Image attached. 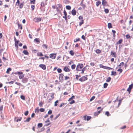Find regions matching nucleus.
Listing matches in <instances>:
<instances>
[{
	"label": "nucleus",
	"instance_id": "4d7b16f0",
	"mask_svg": "<svg viewBox=\"0 0 133 133\" xmlns=\"http://www.w3.org/2000/svg\"><path fill=\"white\" fill-rule=\"evenodd\" d=\"M105 114L107 115V116H109L110 115L109 112L108 111H106L105 112Z\"/></svg>",
	"mask_w": 133,
	"mask_h": 133
},
{
	"label": "nucleus",
	"instance_id": "ddd939ff",
	"mask_svg": "<svg viewBox=\"0 0 133 133\" xmlns=\"http://www.w3.org/2000/svg\"><path fill=\"white\" fill-rule=\"evenodd\" d=\"M71 14L73 16H75L76 14V11L75 9H73L71 11Z\"/></svg>",
	"mask_w": 133,
	"mask_h": 133
},
{
	"label": "nucleus",
	"instance_id": "bb28decb",
	"mask_svg": "<svg viewBox=\"0 0 133 133\" xmlns=\"http://www.w3.org/2000/svg\"><path fill=\"white\" fill-rule=\"evenodd\" d=\"M124 64V63L123 62H122L120 63V64H119V65H118L119 66V67L121 68V66H123Z\"/></svg>",
	"mask_w": 133,
	"mask_h": 133
},
{
	"label": "nucleus",
	"instance_id": "473e14b6",
	"mask_svg": "<svg viewBox=\"0 0 133 133\" xmlns=\"http://www.w3.org/2000/svg\"><path fill=\"white\" fill-rule=\"evenodd\" d=\"M30 119H31V118L30 117H28L26 119V120H25L24 121V122H29L30 121Z\"/></svg>",
	"mask_w": 133,
	"mask_h": 133
},
{
	"label": "nucleus",
	"instance_id": "09e8293b",
	"mask_svg": "<svg viewBox=\"0 0 133 133\" xmlns=\"http://www.w3.org/2000/svg\"><path fill=\"white\" fill-rule=\"evenodd\" d=\"M104 11L107 14L109 13V10L108 9H105Z\"/></svg>",
	"mask_w": 133,
	"mask_h": 133
},
{
	"label": "nucleus",
	"instance_id": "dca6fc26",
	"mask_svg": "<svg viewBox=\"0 0 133 133\" xmlns=\"http://www.w3.org/2000/svg\"><path fill=\"white\" fill-rule=\"evenodd\" d=\"M34 41L39 44L40 43L39 39L38 38H36L34 40Z\"/></svg>",
	"mask_w": 133,
	"mask_h": 133
},
{
	"label": "nucleus",
	"instance_id": "7c9ffc66",
	"mask_svg": "<svg viewBox=\"0 0 133 133\" xmlns=\"http://www.w3.org/2000/svg\"><path fill=\"white\" fill-rule=\"evenodd\" d=\"M78 18H79V20H80V21H82V20H84L83 19V17L82 16H79V17Z\"/></svg>",
	"mask_w": 133,
	"mask_h": 133
},
{
	"label": "nucleus",
	"instance_id": "6e6d98bb",
	"mask_svg": "<svg viewBox=\"0 0 133 133\" xmlns=\"http://www.w3.org/2000/svg\"><path fill=\"white\" fill-rule=\"evenodd\" d=\"M117 71L120 72V73H119V74H120L122 72L123 70L122 69L119 68L117 70Z\"/></svg>",
	"mask_w": 133,
	"mask_h": 133
},
{
	"label": "nucleus",
	"instance_id": "f8f14e48",
	"mask_svg": "<svg viewBox=\"0 0 133 133\" xmlns=\"http://www.w3.org/2000/svg\"><path fill=\"white\" fill-rule=\"evenodd\" d=\"M39 66L44 70H45L46 69V66L44 64H40L39 65Z\"/></svg>",
	"mask_w": 133,
	"mask_h": 133
},
{
	"label": "nucleus",
	"instance_id": "9d476101",
	"mask_svg": "<svg viewBox=\"0 0 133 133\" xmlns=\"http://www.w3.org/2000/svg\"><path fill=\"white\" fill-rule=\"evenodd\" d=\"M63 70L65 72H68L70 71V70L67 66H65L63 69Z\"/></svg>",
	"mask_w": 133,
	"mask_h": 133
},
{
	"label": "nucleus",
	"instance_id": "c9c22d12",
	"mask_svg": "<svg viewBox=\"0 0 133 133\" xmlns=\"http://www.w3.org/2000/svg\"><path fill=\"white\" fill-rule=\"evenodd\" d=\"M108 84L107 83H105L103 85V88H106L108 86Z\"/></svg>",
	"mask_w": 133,
	"mask_h": 133
},
{
	"label": "nucleus",
	"instance_id": "6e6552de",
	"mask_svg": "<svg viewBox=\"0 0 133 133\" xmlns=\"http://www.w3.org/2000/svg\"><path fill=\"white\" fill-rule=\"evenodd\" d=\"M110 54L112 56L115 58H116L117 57V55L116 54V53L114 51H111V52Z\"/></svg>",
	"mask_w": 133,
	"mask_h": 133
},
{
	"label": "nucleus",
	"instance_id": "a19ab883",
	"mask_svg": "<svg viewBox=\"0 0 133 133\" xmlns=\"http://www.w3.org/2000/svg\"><path fill=\"white\" fill-rule=\"evenodd\" d=\"M23 4L22 3H21L19 5V8L21 9L23 8Z\"/></svg>",
	"mask_w": 133,
	"mask_h": 133
},
{
	"label": "nucleus",
	"instance_id": "393cba45",
	"mask_svg": "<svg viewBox=\"0 0 133 133\" xmlns=\"http://www.w3.org/2000/svg\"><path fill=\"white\" fill-rule=\"evenodd\" d=\"M11 69L10 68H9L7 69V70L6 71V73L8 74H9V73L10 71H11Z\"/></svg>",
	"mask_w": 133,
	"mask_h": 133
},
{
	"label": "nucleus",
	"instance_id": "2f4dec72",
	"mask_svg": "<svg viewBox=\"0 0 133 133\" xmlns=\"http://www.w3.org/2000/svg\"><path fill=\"white\" fill-rule=\"evenodd\" d=\"M43 103L42 101H41L39 102V105L40 107H42L43 106Z\"/></svg>",
	"mask_w": 133,
	"mask_h": 133
},
{
	"label": "nucleus",
	"instance_id": "0eeeda50",
	"mask_svg": "<svg viewBox=\"0 0 133 133\" xmlns=\"http://www.w3.org/2000/svg\"><path fill=\"white\" fill-rule=\"evenodd\" d=\"M41 18L38 17H35L34 18V21L36 22L41 21Z\"/></svg>",
	"mask_w": 133,
	"mask_h": 133
},
{
	"label": "nucleus",
	"instance_id": "6ab92c4d",
	"mask_svg": "<svg viewBox=\"0 0 133 133\" xmlns=\"http://www.w3.org/2000/svg\"><path fill=\"white\" fill-rule=\"evenodd\" d=\"M117 75L116 72V71H112L111 75L112 76H115Z\"/></svg>",
	"mask_w": 133,
	"mask_h": 133
},
{
	"label": "nucleus",
	"instance_id": "5701e85b",
	"mask_svg": "<svg viewBox=\"0 0 133 133\" xmlns=\"http://www.w3.org/2000/svg\"><path fill=\"white\" fill-rule=\"evenodd\" d=\"M37 55L38 56H42L43 55L42 53L41 52L37 53Z\"/></svg>",
	"mask_w": 133,
	"mask_h": 133
},
{
	"label": "nucleus",
	"instance_id": "58836bf2",
	"mask_svg": "<svg viewBox=\"0 0 133 133\" xmlns=\"http://www.w3.org/2000/svg\"><path fill=\"white\" fill-rule=\"evenodd\" d=\"M76 68V65L75 64H73L71 66V68L72 69H74Z\"/></svg>",
	"mask_w": 133,
	"mask_h": 133
},
{
	"label": "nucleus",
	"instance_id": "052dcab7",
	"mask_svg": "<svg viewBox=\"0 0 133 133\" xmlns=\"http://www.w3.org/2000/svg\"><path fill=\"white\" fill-rule=\"evenodd\" d=\"M70 79V77H68V76H66L65 77L64 80H66L68 79Z\"/></svg>",
	"mask_w": 133,
	"mask_h": 133
},
{
	"label": "nucleus",
	"instance_id": "20e7f679",
	"mask_svg": "<svg viewBox=\"0 0 133 133\" xmlns=\"http://www.w3.org/2000/svg\"><path fill=\"white\" fill-rule=\"evenodd\" d=\"M56 54L52 53L49 55L50 57L52 59H54L56 58Z\"/></svg>",
	"mask_w": 133,
	"mask_h": 133
},
{
	"label": "nucleus",
	"instance_id": "b1692460",
	"mask_svg": "<svg viewBox=\"0 0 133 133\" xmlns=\"http://www.w3.org/2000/svg\"><path fill=\"white\" fill-rule=\"evenodd\" d=\"M96 52L97 54H99L101 52V51L100 50L97 49L95 51Z\"/></svg>",
	"mask_w": 133,
	"mask_h": 133
},
{
	"label": "nucleus",
	"instance_id": "bf43d9fd",
	"mask_svg": "<svg viewBox=\"0 0 133 133\" xmlns=\"http://www.w3.org/2000/svg\"><path fill=\"white\" fill-rule=\"evenodd\" d=\"M112 33L113 34V35H114V36H115V34L116 33V31L115 30H112Z\"/></svg>",
	"mask_w": 133,
	"mask_h": 133
},
{
	"label": "nucleus",
	"instance_id": "c756f323",
	"mask_svg": "<svg viewBox=\"0 0 133 133\" xmlns=\"http://www.w3.org/2000/svg\"><path fill=\"white\" fill-rule=\"evenodd\" d=\"M80 4L81 6H82L84 9L85 8L86 6L84 4H83V3H81Z\"/></svg>",
	"mask_w": 133,
	"mask_h": 133
},
{
	"label": "nucleus",
	"instance_id": "774afa93",
	"mask_svg": "<svg viewBox=\"0 0 133 133\" xmlns=\"http://www.w3.org/2000/svg\"><path fill=\"white\" fill-rule=\"evenodd\" d=\"M84 40H85V38L84 35H83L81 37Z\"/></svg>",
	"mask_w": 133,
	"mask_h": 133
},
{
	"label": "nucleus",
	"instance_id": "aec40b11",
	"mask_svg": "<svg viewBox=\"0 0 133 133\" xmlns=\"http://www.w3.org/2000/svg\"><path fill=\"white\" fill-rule=\"evenodd\" d=\"M64 77V75L63 74H61L59 75V78H61L62 80H63V78Z\"/></svg>",
	"mask_w": 133,
	"mask_h": 133
},
{
	"label": "nucleus",
	"instance_id": "a878e982",
	"mask_svg": "<svg viewBox=\"0 0 133 133\" xmlns=\"http://www.w3.org/2000/svg\"><path fill=\"white\" fill-rule=\"evenodd\" d=\"M69 54L71 56H73L74 55V52L72 50H71L70 51Z\"/></svg>",
	"mask_w": 133,
	"mask_h": 133
},
{
	"label": "nucleus",
	"instance_id": "69168bd1",
	"mask_svg": "<svg viewBox=\"0 0 133 133\" xmlns=\"http://www.w3.org/2000/svg\"><path fill=\"white\" fill-rule=\"evenodd\" d=\"M54 93H52L51 94V95L50 96V97L52 98V99H53L54 98Z\"/></svg>",
	"mask_w": 133,
	"mask_h": 133
},
{
	"label": "nucleus",
	"instance_id": "de8ad7c7",
	"mask_svg": "<svg viewBox=\"0 0 133 133\" xmlns=\"http://www.w3.org/2000/svg\"><path fill=\"white\" fill-rule=\"evenodd\" d=\"M21 99L23 100H25V97L24 96L22 95L21 96Z\"/></svg>",
	"mask_w": 133,
	"mask_h": 133
},
{
	"label": "nucleus",
	"instance_id": "49530a36",
	"mask_svg": "<svg viewBox=\"0 0 133 133\" xmlns=\"http://www.w3.org/2000/svg\"><path fill=\"white\" fill-rule=\"evenodd\" d=\"M105 69H108V70H110V69H112V68L110 67L105 66Z\"/></svg>",
	"mask_w": 133,
	"mask_h": 133
},
{
	"label": "nucleus",
	"instance_id": "c03bdc74",
	"mask_svg": "<svg viewBox=\"0 0 133 133\" xmlns=\"http://www.w3.org/2000/svg\"><path fill=\"white\" fill-rule=\"evenodd\" d=\"M57 71L58 73H60L62 72V70L60 68H58L57 69Z\"/></svg>",
	"mask_w": 133,
	"mask_h": 133
},
{
	"label": "nucleus",
	"instance_id": "8fccbe9b",
	"mask_svg": "<svg viewBox=\"0 0 133 133\" xmlns=\"http://www.w3.org/2000/svg\"><path fill=\"white\" fill-rule=\"evenodd\" d=\"M17 1L16 3V5L17 6H18L19 5L20 2L19 0H17Z\"/></svg>",
	"mask_w": 133,
	"mask_h": 133
},
{
	"label": "nucleus",
	"instance_id": "e433bc0d",
	"mask_svg": "<svg viewBox=\"0 0 133 133\" xmlns=\"http://www.w3.org/2000/svg\"><path fill=\"white\" fill-rule=\"evenodd\" d=\"M80 39L79 38H77L74 39V42L78 41H80Z\"/></svg>",
	"mask_w": 133,
	"mask_h": 133
},
{
	"label": "nucleus",
	"instance_id": "3c124183",
	"mask_svg": "<svg viewBox=\"0 0 133 133\" xmlns=\"http://www.w3.org/2000/svg\"><path fill=\"white\" fill-rule=\"evenodd\" d=\"M58 100H57L55 102L54 106H56L57 105V103H58Z\"/></svg>",
	"mask_w": 133,
	"mask_h": 133
},
{
	"label": "nucleus",
	"instance_id": "5fc2aeb1",
	"mask_svg": "<svg viewBox=\"0 0 133 133\" xmlns=\"http://www.w3.org/2000/svg\"><path fill=\"white\" fill-rule=\"evenodd\" d=\"M126 37L127 39H129L131 37L129 35H126Z\"/></svg>",
	"mask_w": 133,
	"mask_h": 133
},
{
	"label": "nucleus",
	"instance_id": "680f3d73",
	"mask_svg": "<svg viewBox=\"0 0 133 133\" xmlns=\"http://www.w3.org/2000/svg\"><path fill=\"white\" fill-rule=\"evenodd\" d=\"M31 8L32 9V10H33L35 9V6L34 5H31Z\"/></svg>",
	"mask_w": 133,
	"mask_h": 133
},
{
	"label": "nucleus",
	"instance_id": "a18cd8bd",
	"mask_svg": "<svg viewBox=\"0 0 133 133\" xmlns=\"http://www.w3.org/2000/svg\"><path fill=\"white\" fill-rule=\"evenodd\" d=\"M99 66L100 68H102L105 69V66H103L102 64H100L99 65Z\"/></svg>",
	"mask_w": 133,
	"mask_h": 133
},
{
	"label": "nucleus",
	"instance_id": "f03ea898",
	"mask_svg": "<svg viewBox=\"0 0 133 133\" xmlns=\"http://www.w3.org/2000/svg\"><path fill=\"white\" fill-rule=\"evenodd\" d=\"M97 109H101L97 112H95L94 114V115L95 116H97L103 110V109H101V107H98L97 108Z\"/></svg>",
	"mask_w": 133,
	"mask_h": 133
},
{
	"label": "nucleus",
	"instance_id": "412c9836",
	"mask_svg": "<svg viewBox=\"0 0 133 133\" xmlns=\"http://www.w3.org/2000/svg\"><path fill=\"white\" fill-rule=\"evenodd\" d=\"M23 53L25 55H28L29 54V53L28 51L26 50H24L23 51Z\"/></svg>",
	"mask_w": 133,
	"mask_h": 133
},
{
	"label": "nucleus",
	"instance_id": "1a4fd4ad",
	"mask_svg": "<svg viewBox=\"0 0 133 133\" xmlns=\"http://www.w3.org/2000/svg\"><path fill=\"white\" fill-rule=\"evenodd\" d=\"M28 81V79L27 78L24 77L22 80V82L24 83H25L27 82Z\"/></svg>",
	"mask_w": 133,
	"mask_h": 133
},
{
	"label": "nucleus",
	"instance_id": "f3484780",
	"mask_svg": "<svg viewBox=\"0 0 133 133\" xmlns=\"http://www.w3.org/2000/svg\"><path fill=\"white\" fill-rule=\"evenodd\" d=\"M75 109H72L70 110V112L72 115L75 114L74 112L73 111H74Z\"/></svg>",
	"mask_w": 133,
	"mask_h": 133
},
{
	"label": "nucleus",
	"instance_id": "864d4df0",
	"mask_svg": "<svg viewBox=\"0 0 133 133\" xmlns=\"http://www.w3.org/2000/svg\"><path fill=\"white\" fill-rule=\"evenodd\" d=\"M39 110L41 112H44L45 110V109L43 108H40Z\"/></svg>",
	"mask_w": 133,
	"mask_h": 133
},
{
	"label": "nucleus",
	"instance_id": "cd10ccee",
	"mask_svg": "<svg viewBox=\"0 0 133 133\" xmlns=\"http://www.w3.org/2000/svg\"><path fill=\"white\" fill-rule=\"evenodd\" d=\"M42 125L43 124L42 123H39L38 124V127L39 128H41L42 126Z\"/></svg>",
	"mask_w": 133,
	"mask_h": 133
},
{
	"label": "nucleus",
	"instance_id": "13d9d810",
	"mask_svg": "<svg viewBox=\"0 0 133 133\" xmlns=\"http://www.w3.org/2000/svg\"><path fill=\"white\" fill-rule=\"evenodd\" d=\"M28 113H29L28 111H26V112H25V113H24V115L25 116H27L28 115Z\"/></svg>",
	"mask_w": 133,
	"mask_h": 133
},
{
	"label": "nucleus",
	"instance_id": "ea45409f",
	"mask_svg": "<svg viewBox=\"0 0 133 133\" xmlns=\"http://www.w3.org/2000/svg\"><path fill=\"white\" fill-rule=\"evenodd\" d=\"M84 23V20H82L80 22H79V25L80 26H81Z\"/></svg>",
	"mask_w": 133,
	"mask_h": 133
},
{
	"label": "nucleus",
	"instance_id": "c85d7f7f",
	"mask_svg": "<svg viewBox=\"0 0 133 133\" xmlns=\"http://www.w3.org/2000/svg\"><path fill=\"white\" fill-rule=\"evenodd\" d=\"M101 3V2L100 1H98L96 3V5L97 6H98Z\"/></svg>",
	"mask_w": 133,
	"mask_h": 133
},
{
	"label": "nucleus",
	"instance_id": "37998d69",
	"mask_svg": "<svg viewBox=\"0 0 133 133\" xmlns=\"http://www.w3.org/2000/svg\"><path fill=\"white\" fill-rule=\"evenodd\" d=\"M95 98V96H92L90 99V101L91 102L94 100Z\"/></svg>",
	"mask_w": 133,
	"mask_h": 133
},
{
	"label": "nucleus",
	"instance_id": "72a5a7b5",
	"mask_svg": "<svg viewBox=\"0 0 133 133\" xmlns=\"http://www.w3.org/2000/svg\"><path fill=\"white\" fill-rule=\"evenodd\" d=\"M111 79V78L110 77H109L106 80V81L107 82H109L110 81Z\"/></svg>",
	"mask_w": 133,
	"mask_h": 133
},
{
	"label": "nucleus",
	"instance_id": "39448f33",
	"mask_svg": "<svg viewBox=\"0 0 133 133\" xmlns=\"http://www.w3.org/2000/svg\"><path fill=\"white\" fill-rule=\"evenodd\" d=\"M133 88V84H132L129 85L128 88L127 89V91L128 92L129 94L131 91V89Z\"/></svg>",
	"mask_w": 133,
	"mask_h": 133
},
{
	"label": "nucleus",
	"instance_id": "f704fd0d",
	"mask_svg": "<svg viewBox=\"0 0 133 133\" xmlns=\"http://www.w3.org/2000/svg\"><path fill=\"white\" fill-rule=\"evenodd\" d=\"M18 27L19 28H20V29L21 30L22 29V26L21 24H20L19 23H18Z\"/></svg>",
	"mask_w": 133,
	"mask_h": 133
},
{
	"label": "nucleus",
	"instance_id": "338daca9",
	"mask_svg": "<svg viewBox=\"0 0 133 133\" xmlns=\"http://www.w3.org/2000/svg\"><path fill=\"white\" fill-rule=\"evenodd\" d=\"M24 77V76H23V75H20L19 76V78L20 79H21L22 78H23V77Z\"/></svg>",
	"mask_w": 133,
	"mask_h": 133
},
{
	"label": "nucleus",
	"instance_id": "a211bd4d",
	"mask_svg": "<svg viewBox=\"0 0 133 133\" xmlns=\"http://www.w3.org/2000/svg\"><path fill=\"white\" fill-rule=\"evenodd\" d=\"M108 27L109 29L112 28V24L110 23H108Z\"/></svg>",
	"mask_w": 133,
	"mask_h": 133
},
{
	"label": "nucleus",
	"instance_id": "e2e57ef3",
	"mask_svg": "<svg viewBox=\"0 0 133 133\" xmlns=\"http://www.w3.org/2000/svg\"><path fill=\"white\" fill-rule=\"evenodd\" d=\"M35 0H32V1H31V4H32L33 3V4H35Z\"/></svg>",
	"mask_w": 133,
	"mask_h": 133
},
{
	"label": "nucleus",
	"instance_id": "0e129e2a",
	"mask_svg": "<svg viewBox=\"0 0 133 133\" xmlns=\"http://www.w3.org/2000/svg\"><path fill=\"white\" fill-rule=\"evenodd\" d=\"M52 113V111L51 110H49L48 112V114L50 115Z\"/></svg>",
	"mask_w": 133,
	"mask_h": 133
},
{
	"label": "nucleus",
	"instance_id": "9b49d317",
	"mask_svg": "<svg viewBox=\"0 0 133 133\" xmlns=\"http://www.w3.org/2000/svg\"><path fill=\"white\" fill-rule=\"evenodd\" d=\"M102 4L104 6L108 5L107 2L105 0H102Z\"/></svg>",
	"mask_w": 133,
	"mask_h": 133
},
{
	"label": "nucleus",
	"instance_id": "f257e3e1",
	"mask_svg": "<svg viewBox=\"0 0 133 133\" xmlns=\"http://www.w3.org/2000/svg\"><path fill=\"white\" fill-rule=\"evenodd\" d=\"M83 65L82 64L79 63L77 65L76 70L77 71H79L83 69Z\"/></svg>",
	"mask_w": 133,
	"mask_h": 133
},
{
	"label": "nucleus",
	"instance_id": "4be33fe9",
	"mask_svg": "<svg viewBox=\"0 0 133 133\" xmlns=\"http://www.w3.org/2000/svg\"><path fill=\"white\" fill-rule=\"evenodd\" d=\"M42 47L44 49H47L48 48V45L46 44H44L42 45Z\"/></svg>",
	"mask_w": 133,
	"mask_h": 133
},
{
	"label": "nucleus",
	"instance_id": "423d86ee",
	"mask_svg": "<svg viewBox=\"0 0 133 133\" xmlns=\"http://www.w3.org/2000/svg\"><path fill=\"white\" fill-rule=\"evenodd\" d=\"M62 7V5L61 4H58L56 6V9L57 10V11L58 12H59V8H61Z\"/></svg>",
	"mask_w": 133,
	"mask_h": 133
},
{
	"label": "nucleus",
	"instance_id": "79ce46f5",
	"mask_svg": "<svg viewBox=\"0 0 133 133\" xmlns=\"http://www.w3.org/2000/svg\"><path fill=\"white\" fill-rule=\"evenodd\" d=\"M66 8L67 9L70 10L71 9V7L70 6L67 5L66 6Z\"/></svg>",
	"mask_w": 133,
	"mask_h": 133
},
{
	"label": "nucleus",
	"instance_id": "603ef678",
	"mask_svg": "<svg viewBox=\"0 0 133 133\" xmlns=\"http://www.w3.org/2000/svg\"><path fill=\"white\" fill-rule=\"evenodd\" d=\"M85 68H84L83 69H82L81 70V74H83V73L84 72V71L85 70Z\"/></svg>",
	"mask_w": 133,
	"mask_h": 133
},
{
	"label": "nucleus",
	"instance_id": "4468645a",
	"mask_svg": "<svg viewBox=\"0 0 133 133\" xmlns=\"http://www.w3.org/2000/svg\"><path fill=\"white\" fill-rule=\"evenodd\" d=\"M123 42V40L122 39H121L119 40L116 43V45H117Z\"/></svg>",
	"mask_w": 133,
	"mask_h": 133
},
{
	"label": "nucleus",
	"instance_id": "2eb2a0df",
	"mask_svg": "<svg viewBox=\"0 0 133 133\" xmlns=\"http://www.w3.org/2000/svg\"><path fill=\"white\" fill-rule=\"evenodd\" d=\"M17 117H15L14 118V121L16 122H18V121H21L22 119V117H20L19 119H16L17 118Z\"/></svg>",
	"mask_w": 133,
	"mask_h": 133
},
{
	"label": "nucleus",
	"instance_id": "4c0bfd02",
	"mask_svg": "<svg viewBox=\"0 0 133 133\" xmlns=\"http://www.w3.org/2000/svg\"><path fill=\"white\" fill-rule=\"evenodd\" d=\"M91 118V117L90 116H87V121L89 120Z\"/></svg>",
	"mask_w": 133,
	"mask_h": 133
},
{
	"label": "nucleus",
	"instance_id": "7ed1b4c3",
	"mask_svg": "<svg viewBox=\"0 0 133 133\" xmlns=\"http://www.w3.org/2000/svg\"><path fill=\"white\" fill-rule=\"evenodd\" d=\"M88 79V78L87 77H86L85 76H84L80 78L79 79V80L81 82H82L87 80Z\"/></svg>",
	"mask_w": 133,
	"mask_h": 133
}]
</instances>
